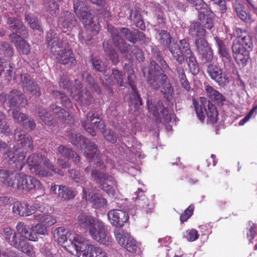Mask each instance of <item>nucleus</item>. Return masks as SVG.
Masks as SVG:
<instances>
[{
    "instance_id": "7ed1b4c3",
    "label": "nucleus",
    "mask_w": 257,
    "mask_h": 257,
    "mask_svg": "<svg viewBox=\"0 0 257 257\" xmlns=\"http://www.w3.org/2000/svg\"><path fill=\"white\" fill-rule=\"evenodd\" d=\"M169 51L179 64L181 65L186 61L192 74L197 75L199 73V66L196 57L186 39L180 40L179 44L173 42L169 46Z\"/></svg>"
},
{
    "instance_id": "ea45409f",
    "label": "nucleus",
    "mask_w": 257,
    "mask_h": 257,
    "mask_svg": "<svg viewBox=\"0 0 257 257\" xmlns=\"http://www.w3.org/2000/svg\"><path fill=\"white\" fill-rule=\"evenodd\" d=\"M57 151L61 156L72 160L75 164H77L80 161V157L75 152L63 145L59 146Z\"/></svg>"
},
{
    "instance_id": "13d9d810",
    "label": "nucleus",
    "mask_w": 257,
    "mask_h": 257,
    "mask_svg": "<svg viewBox=\"0 0 257 257\" xmlns=\"http://www.w3.org/2000/svg\"><path fill=\"white\" fill-rule=\"evenodd\" d=\"M42 162L44 165L49 169L50 170L54 172L55 174L59 175L60 176H64V172L62 170L56 168L50 162L49 159L42 156Z\"/></svg>"
},
{
    "instance_id": "79ce46f5",
    "label": "nucleus",
    "mask_w": 257,
    "mask_h": 257,
    "mask_svg": "<svg viewBox=\"0 0 257 257\" xmlns=\"http://www.w3.org/2000/svg\"><path fill=\"white\" fill-rule=\"evenodd\" d=\"M18 234L20 235L19 237H27L29 240L37 241L38 237L36 235L29 233V227L24 222H20L16 225Z\"/></svg>"
},
{
    "instance_id": "f704fd0d",
    "label": "nucleus",
    "mask_w": 257,
    "mask_h": 257,
    "mask_svg": "<svg viewBox=\"0 0 257 257\" xmlns=\"http://www.w3.org/2000/svg\"><path fill=\"white\" fill-rule=\"evenodd\" d=\"M233 9L235 11L237 16L245 23H251L253 19L249 13L244 10L243 5L239 1H236L233 4Z\"/></svg>"
},
{
    "instance_id": "f3484780",
    "label": "nucleus",
    "mask_w": 257,
    "mask_h": 257,
    "mask_svg": "<svg viewBox=\"0 0 257 257\" xmlns=\"http://www.w3.org/2000/svg\"><path fill=\"white\" fill-rule=\"evenodd\" d=\"M124 69L127 72V80L128 84L131 87L132 90V95L131 97V105H135V107H139L143 104L142 99L138 93L137 86L135 84V76L134 75V71L132 67L128 65L125 64Z\"/></svg>"
},
{
    "instance_id": "a878e982",
    "label": "nucleus",
    "mask_w": 257,
    "mask_h": 257,
    "mask_svg": "<svg viewBox=\"0 0 257 257\" xmlns=\"http://www.w3.org/2000/svg\"><path fill=\"white\" fill-rule=\"evenodd\" d=\"M147 103L149 111L158 119L160 118L161 114H162L163 115H167L168 113V108L164 107L161 100L155 101L152 99H149Z\"/></svg>"
},
{
    "instance_id": "4c0bfd02",
    "label": "nucleus",
    "mask_w": 257,
    "mask_h": 257,
    "mask_svg": "<svg viewBox=\"0 0 257 257\" xmlns=\"http://www.w3.org/2000/svg\"><path fill=\"white\" fill-rule=\"evenodd\" d=\"M97 219L92 216L81 214L78 216L77 222L80 228L89 231Z\"/></svg>"
},
{
    "instance_id": "a211bd4d",
    "label": "nucleus",
    "mask_w": 257,
    "mask_h": 257,
    "mask_svg": "<svg viewBox=\"0 0 257 257\" xmlns=\"http://www.w3.org/2000/svg\"><path fill=\"white\" fill-rule=\"evenodd\" d=\"M82 198L91 203L95 208H104L106 207L107 201L106 199L99 194L89 192L86 187H82Z\"/></svg>"
},
{
    "instance_id": "72a5a7b5",
    "label": "nucleus",
    "mask_w": 257,
    "mask_h": 257,
    "mask_svg": "<svg viewBox=\"0 0 257 257\" xmlns=\"http://www.w3.org/2000/svg\"><path fill=\"white\" fill-rule=\"evenodd\" d=\"M16 173L11 170L0 169V182L4 186L13 189Z\"/></svg>"
},
{
    "instance_id": "4be33fe9",
    "label": "nucleus",
    "mask_w": 257,
    "mask_h": 257,
    "mask_svg": "<svg viewBox=\"0 0 257 257\" xmlns=\"http://www.w3.org/2000/svg\"><path fill=\"white\" fill-rule=\"evenodd\" d=\"M107 217L111 225L117 227L123 226L129 219L128 214L119 209L110 210L107 213Z\"/></svg>"
},
{
    "instance_id": "f257e3e1",
    "label": "nucleus",
    "mask_w": 257,
    "mask_h": 257,
    "mask_svg": "<svg viewBox=\"0 0 257 257\" xmlns=\"http://www.w3.org/2000/svg\"><path fill=\"white\" fill-rule=\"evenodd\" d=\"M14 138L18 147L14 146L13 150L7 151L5 158L10 164L15 163L17 170H21L25 165V158L27 151H32L33 141L31 136L21 128H17L14 132Z\"/></svg>"
},
{
    "instance_id": "864d4df0",
    "label": "nucleus",
    "mask_w": 257,
    "mask_h": 257,
    "mask_svg": "<svg viewBox=\"0 0 257 257\" xmlns=\"http://www.w3.org/2000/svg\"><path fill=\"white\" fill-rule=\"evenodd\" d=\"M171 36L167 31L161 30L159 33V41L161 45L166 46L169 50V46L170 44H172L171 42Z\"/></svg>"
},
{
    "instance_id": "f03ea898",
    "label": "nucleus",
    "mask_w": 257,
    "mask_h": 257,
    "mask_svg": "<svg viewBox=\"0 0 257 257\" xmlns=\"http://www.w3.org/2000/svg\"><path fill=\"white\" fill-rule=\"evenodd\" d=\"M107 30L111 35V42L122 54L128 53V47L131 46L125 40L133 44L139 40L144 43L149 41L145 34L137 30L132 31L127 28H116L108 24Z\"/></svg>"
},
{
    "instance_id": "473e14b6",
    "label": "nucleus",
    "mask_w": 257,
    "mask_h": 257,
    "mask_svg": "<svg viewBox=\"0 0 257 257\" xmlns=\"http://www.w3.org/2000/svg\"><path fill=\"white\" fill-rule=\"evenodd\" d=\"M32 207L26 203L19 201L15 202L12 210L14 214L21 216H28L33 214Z\"/></svg>"
},
{
    "instance_id": "0eeeda50",
    "label": "nucleus",
    "mask_w": 257,
    "mask_h": 257,
    "mask_svg": "<svg viewBox=\"0 0 257 257\" xmlns=\"http://www.w3.org/2000/svg\"><path fill=\"white\" fill-rule=\"evenodd\" d=\"M54 238L57 242L65 247L71 245L78 255L80 251L87 245V240L80 235L71 233L63 227L55 229L53 232Z\"/></svg>"
},
{
    "instance_id": "9b49d317",
    "label": "nucleus",
    "mask_w": 257,
    "mask_h": 257,
    "mask_svg": "<svg viewBox=\"0 0 257 257\" xmlns=\"http://www.w3.org/2000/svg\"><path fill=\"white\" fill-rule=\"evenodd\" d=\"M89 232L94 240L101 244L109 245L111 243L107 229L104 223L100 220H96Z\"/></svg>"
},
{
    "instance_id": "39448f33",
    "label": "nucleus",
    "mask_w": 257,
    "mask_h": 257,
    "mask_svg": "<svg viewBox=\"0 0 257 257\" xmlns=\"http://www.w3.org/2000/svg\"><path fill=\"white\" fill-rule=\"evenodd\" d=\"M67 137L73 145L77 147L81 145L85 146L83 154L88 161H93L95 163L99 162L101 157L100 152L94 142L72 130L67 132Z\"/></svg>"
},
{
    "instance_id": "5fc2aeb1",
    "label": "nucleus",
    "mask_w": 257,
    "mask_h": 257,
    "mask_svg": "<svg viewBox=\"0 0 257 257\" xmlns=\"http://www.w3.org/2000/svg\"><path fill=\"white\" fill-rule=\"evenodd\" d=\"M19 108H16L13 110V117L15 122L22 125L28 119V116L26 114L22 112Z\"/></svg>"
},
{
    "instance_id": "e2e57ef3",
    "label": "nucleus",
    "mask_w": 257,
    "mask_h": 257,
    "mask_svg": "<svg viewBox=\"0 0 257 257\" xmlns=\"http://www.w3.org/2000/svg\"><path fill=\"white\" fill-rule=\"evenodd\" d=\"M112 74L117 84L120 86H125L126 82L123 78L122 72L117 69H112Z\"/></svg>"
},
{
    "instance_id": "052dcab7",
    "label": "nucleus",
    "mask_w": 257,
    "mask_h": 257,
    "mask_svg": "<svg viewBox=\"0 0 257 257\" xmlns=\"http://www.w3.org/2000/svg\"><path fill=\"white\" fill-rule=\"evenodd\" d=\"M244 34H245V35L240 39L238 40V42L236 43H239L243 47L246 48V50L247 49H252L253 48V43L250 36L248 33H244Z\"/></svg>"
},
{
    "instance_id": "cd10ccee",
    "label": "nucleus",
    "mask_w": 257,
    "mask_h": 257,
    "mask_svg": "<svg viewBox=\"0 0 257 257\" xmlns=\"http://www.w3.org/2000/svg\"><path fill=\"white\" fill-rule=\"evenodd\" d=\"M85 247L78 254L79 257H108L102 248L89 244L88 240Z\"/></svg>"
},
{
    "instance_id": "6ab92c4d",
    "label": "nucleus",
    "mask_w": 257,
    "mask_h": 257,
    "mask_svg": "<svg viewBox=\"0 0 257 257\" xmlns=\"http://www.w3.org/2000/svg\"><path fill=\"white\" fill-rule=\"evenodd\" d=\"M231 49L236 63L240 67H245L249 58L248 50H246L239 43H233Z\"/></svg>"
},
{
    "instance_id": "aec40b11",
    "label": "nucleus",
    "mask_w": 257,
    "mask_h": 257,
    "mask_svg": "<svg viewBox=\"0 0 257 257\" xmlns=\"http://www.w3.org/2000/svg\"><path fill=\"white\" fill-rule=\"evenodd\" d=\"M99 188L108 195L114 197L117 192V183L111 176H108L103 173V177L99 178Z\"/></svg>"
},
{
    "instance_id": "423d86ee",
    "label": "nucleus",
    "mask_w": 257,
    "mask_h": 257,
    "mask_svg": "<svg viewBox=\"0 0 257 257\" xmlns=\"http://www.w3.org/2000/svg\"><path fill=\"white\" fill-rule=\"evenodd\" d=\"M67 137L73 145L77 147L81 145L85 146L83 154L88 161H93L95 163L99 162L101 157L100 152L94 142L72 130L67 132Z\"/></svg>"
},
{
    "instance_id": "20e7f679",
    "label": "nucleus",
    "mask_w": 257,
    "mask_h": 257,
    "mask_svg": "<svg viewBox=\"0 0 257 257\" xmlns=\"http://www.w3.org/2000/svg\"><path fill=\"white\" fill-rule=\"evenodd\" d=\"M47 41L53 55L59 63L63 65L75 63V58L71 50L63 49L62 41L53 30L47 33Z\"/></svg>"
},
{
    "instance_id": "393cba45",
    "label": "nucleus",
    "mask_w": 257,
    "mask_h": 257,
    "mask_svg": "<svg viewBox=\"0 0 257 257\" xmlns=\"http://www.w3.org/2000/svg\"><path fill=\"white\" fill-rule=\"evenodd\" d=\"M51 189L58 197L63 200L73 199L77 194V191L72 188L64 185H53Z\"/></svg>"
},
{
    "instance_id": "5701e85b",
    "label": "nucleus",
    "mask_w": 257,
    "mask_h": 257,
    "mask_svg": "<svg viewBox=\"0 0 257 257\" xmlns=\"http://www.w3.org/2000/svg\"><path fill=\"white\" fill-rule=\"evenodd\" d=\"M8 29L13 33L19 34V35L27 38L28 33L23 22L19 17L8 16L7 20Z\"/></svg>"
},
{
    "instance_id": "a19ab883",
    "label": "nucleus",
    "mask_w": 257,
    "mask_h": 257,
    "mask_svg": "<svg viewBox=\"0 0 257 257\" xmlns=\"http://www.w3.org/2000/svg\"><path fill=\"white\" fill-rule=\"evenodd\" d=\"M97 128L100 131L105 139L112 144L117 141V136L114 131L105 130V125L103 121H99Z\"/></svg>"
},
{
    "instance_id": "bf43d9fd",
    "label": "nucleus",
    "mask_w": 257,
    "mask_h": 257,
    "mask_svg": "<svg viewBox=\"0 0 257 257\" xmlns=\"http://www.w3.org/2000/svg\"><path fill=\"white\" fill-rule=\"evenodd\" d=\"M4 236L6 240L11 244L17 239L16 233L10 227H5L3 229Z\"/></svg>"
},
{
    "instance_id": "c03bdc74",
    "label": "nucleus",
    "mask_w": 257,
    "mask_h": 257,
    "mask_svg": "<svg viewBox=\"0 0 257 257\" xmlns=\"http://www.w3.org/2000/svg\"><path fill=\"white\" fill-rule=\"evenodd\" d=\"M103 47L106 56L114 64H117L119 62V57L117 53L108 41L103 43Z\"/></svg>"
},
{
    "instance_id": "b1692460",
    "label": "nucleus",
    "mask_w": 257,
    "mask_h": 257,
    "mask_svg": "<svg viewBox=\"0 0 257 257\" xmlns=\"http://www.w3.org/2000/svg\"><path fill=\"white\" fill-rule=\"evenodd\" d=\"M9 39L13 43L17 51L21 55H28L31 51V46L29 43L24 40L21 35L12 33L9 36Z\"/></svg>"
},
{
    "instance_id": "7c9ffc66",
    "label": "nucleus",
    "mask_w": 257,
    "mask_h": 257,
    "mask_svg": "<svg viewBox=\"0 0 257 257\" xmlns=\"http://www.w3.org/2000/svg\"><path fill=\"white\" fill-rule=\"evenodd\" d=\"M204 90L207 95L215 103L223 105L226 101L225 97L208 84H204Z\"/></svg>"
},
{
    "instance_id": "a18cd8bd",
    "label": "nucleus",
    "mask_w": 257,
    "mask_h": 257,
    "mask_svg": "<svg viewBox=\"0 0 257 257\" xmlns=\"http://www.w3.org/2000/svg\"><path fill=\"white\" fill-rule=\"evenodd\" d=\"M204 108L208 118L207 120L212 123L216 122L217 120L218 112L215 106L210 101H208L207 107L206 108V106L204 105Z\"/></svg>"
},
{
    "instance_id": "4468645a",
    "label": "nucleus",
    "mask_w": 257,
    "mask_h": 257,
    "mask_svg": "<svg viewBox=\"0 0 257 257\" xmlns=\"http://www.w3.org/2000/svg\"><path fill=\"white\" fill-rule=\"evenodd\" d=\"M74 92L71 91V97L82 105H89L93 101L94 98L90 92L86 89H82V84L80 81L75 80Z\"/></svg>"
},
{
    "instance_id": "c9c22d12",
    "label": "nucleus",
    "mask_w": 257,
    "mask_h": 257,
    "mask_svg": "<svg viewBox=\"0 0 257 257\" xmlns=\"http://www.w3.org/2000/svg\"><path fill=\"white\" fill-rule=\"evenodd\" d=\"M136 197H134L138 205L142 207L144 211L147 214L151 212L152 205H150L148 198L144 194L143 191L141 189H138L136 193Z\"/></svg>"
},
{
    "instance_id": "37998d69",
    "label": "nucleus",
    "mask_w": 257,
    "mask_h": 257,
    "mask_svg": "<svg viewBox=\"0 0 257 257\" xmlns=\"http://www.w3.org/2000/svg\"><path fill=\"white\" fill-rule=\"evenodd\" d=\"M33 219L36 221L40 222L48 227L56 222V219L49 214H45L42 213L35 214L33 216Z\"/></svg>"
},
{
    "instance_id": "2f4dec72",
    "label": "nucleus",
    "mask_w": 257,
    "mask_h": 257,
    "mask_svg": "<svg viewBox=\"0 0 257 257\" xmlns=\"http://www.w3.org/2000/svg\"><path fill=\"white\" fill-rule=\"evenodd\" d=\"M50 109L53 111L56 116L62 122L68 124L73 123L74 119L72 116L65 109L54 104L50 106Z\"/></svg>"
},
{
    "instance_id": "09e8293b",
    "label": "nucleus",
    "mask_w": 257,
    "mask_h": 257,
    "mask_svg": "<svg viewBox=\"0 0 257 257\" xmlns=\"http://www.w3.org/2000/svg\"><path fill=\"white\" fill-rule=\"evenodd\" d=\"M196 11L198 12V19L200 21L214 14L210 8L205 2Z\"/></svg>"
},
{
    "instance_id": "338daca9",
    "label": "nucleus",
    "mask_w": 257,
    "mask_h": 257,
    "mask_svg": "<svg viewBox=\"0 0 257 257\" xmlns=\"http://www.w3.org/2000/svg\"><path fill=\"white\" fill-rule=\"evenodd\" d=\"M87 118L88 120L90 121L92 123L94 124L97 127L98 125L99 121H103L100 119V114L98 112H89L87 114Z\"/></svg>"
},
{
    "instance_id": "ddd939ff",
    "label": "nucleus",
    "mask_w": 257,
    "mask_h": 257,
    "mask_svg": "<svg viewBox=\"0 0 257 257\" xmlns=\"http://www.w3.org/2000/svg\"><path fill=\"white\" fill-rule=\"evenodd\" d=\"M74 11L82 24L86 28L93 24V15L90 13L89 8L81 0H73Z\"/></svg>"
},
{
    "instance_id": "49530a36",
    "label": "nucleus",
    "mask_w": 257,
    "mask_h": 257,
    "mask_svg": "<svg viewBox=\"0 0 257 257\" xmlns=\"http://www.w3.org/2000/svg\"><path fill=\"white\" fill-rule=\"evenodd\" d=\"M37 112L39 118L45 123V124L48 126H51L53 125V117L46 109L42 106L38 107Z\"/></svg>"
},
{
    "instance_id": "6e6d98bb",
    "label": "nucleus",
    "mask_w": 257,
    "mask_h": 257,
    "mask_svg": "<svg viewBox=\"0 0 257 257\" xmlns=\"http://www.w3.org/2000/svg\"><path fill=\"white\" fill-rule=\"evenodd\" d=\"M70 177L74 182L80 184L86 182V179L84 175H81L79 170L71 169L69 170Z\"/></svg>"
},
{
    "instance_id": "774afa93",
    "label": "nucleus",
    "mask_w": 257,
    "mask_h": 257,
    "mask_svg": "<svg viewBox=\"0 0 257 257\" xmlns=\"http://www.w3.org/2000/svg\"><path fill=\"white\" fill-rule=\"evenodd\" d=\"M32 230L35 233L41 235H47L48 234L47 227L42 223L36 224L32 227Z\"/></svg>"
},
{
    "instance_id": "c85d7f7f",
    "label": "nucleus",
    "mask_w": 257,
    "mask_h": 257,
    "mask_svg": "<svg viewBox=\"0 0 257 257\" xmlns=\"http://www.w3.org/2000/svg\"><path fill=\"white\" fill-rule=\"evenodd\" d=\"M85 32H80L79 33V39L82 43H85L87 45L92 44L91 39L92 36L96 35L99 31V27L98 24L94 23L93 21V24L90 28H86Z\"/></svg>"
},
{
    "instance_id": "69168bd1",
    "label": "nucleus",
    "mask_w": 257,
    "mask_h": 257,
    "mask_svg": "<svg viewBox=\"0 0 257 257\" xmlns=\"http://www.w3.org/2000/svg\"><path fill=\"white\" fill-rule=\"evenodd\" d=\"M27 239H28L27 237L17 238L11 245L21 251L23 249H24V248L29 242Z\"/></svg>"
},
{
    "instance_id": "bb28decb",
    "label": "nucleus",
    "mask_w": 257,
    "mask_h": 257,
    "mask_svg": "<svg viewBox=\"0 0 257 257\" xmlns=\"http://www.w3.org/2000/svg\"><path fill=\"white\" fill-rule=\"evenodd\" d=\"M77 24L74 14L68 11L62 13L58 19V26L62 29L69 30Z\"/></svg>"
},
{
    "instance_id": "f8f14e48",
    "label": "nucleus",
    "mask_w": 257,
    "mask_h": 257,
    "mask_svg": "<svg viewBox=\"0 0 257 257\" xmlns=\"http://www.w3.org/2000/svg\"><path fill=\"white\" fill-rule=\"evenodd\" d=\"M42 155L38 153H32L27 158L26 164L30 171L39 177L51 176V172L46 170L41 165Z\"/></svg>"
},
{
    "instance_id": "8fccbe9b",
    "label": "nucleus",
    "mask_w": 257,
    "mask_h": 257,
    "mask_svg": "<svg viewBox=\"0 0 257 257\" xmlns=\"http://www.w3.org/2000/svg\"><path fill=\"white\" fill-rule=\"evenodd\" d=\"M194 43L196 50L198 55L211 48L204 38L195 39Z\"/></svg>"
},
{
    "instance_id": "6e6552de",
    "label": "nucleus",
    "mask_w": 257,
    "mask_h": 257,
    "mask_svg": "<svg viewBox=\"0 0 257 257\" xmlns=\"http://www.w3.org/2000/svg\"><path fill=\"white\" fill-rule=\"evenodd\" d=\"M13 187L14 190L31 192L38 190L43 193L44 190L41 182L34 177L27 175L23 173H16Z\"/></svg>"
},
{
    "instance_id": "2eb2a0df",
    "label": "nucleus",
    "mask_w": 257,
    "mask_h": 257,
    "mask_svg": "<svg viewBox=\"0 0 257 257\" xmlns=\"http://www.w3.org/2000/svg\"><path fill=\"white\" fill-rule=\"evenodd\" d=\"M114 235L118 243L127 251L131 252H135L137 251L138 248L137 242L130 233L117 229L114 230Z\"/></svg>"
},
{
    "instance_id": "9d476101",
    "label": "nucleus",
    "mask_w": 257,
    "mask_h": 257,
    "mask_svg": "<svg viewBox=\"0 0 257 257\" xmlns=\"http://www.w3.org/2000/svg\"><path fill=\"white\" fill-rule=\"evenodd\" d=\"M0 102L4 106H8L10 108L25 107L28 104L25 95L16 89L12 90L9 93H2Z\"/></svg>"
},
{
    "instance_id": "e433bc0d",
    "label": "nucleus",
    "mask_w": 257,
    "mask_h": 257,
    "mask_svg": "<svg viewBox=\"0 0 257 257\" xmlns=\"http://www.w3.org/2000/svg\"><path fill=\"white\" fill-rule=\"evenodd\" d=\"M161 85V93L168 101H170L174 94V89L167 75H163Z\"/></svg>"
},
{
    "instance_id": "dca6fc26",
    "label": "nucleus",
    "mask_w": 257,
    "mask_h": 257,
    "mask_svg": "<svg viewBox=\"0 0 257 257\" xmlns=\"http://www.w3.org/2000/svg\"><path fill=\"white\" fill-rule=\"evenodd\" d=\"M206 71L209 77L219 86L223 87L229 82L228 77L223 73L222 69L217 64L214 62L209 64L207 66Z\"/></svg>"
},
{
    "instance_id": "1a4fd4ad",
    "label": "nucleus",
    "mask_w": 257,
    "mask_h": 257,
    "mask_svg": "<svg viewBox=\"0 0 257 257\" xmlns=\"http://www.w3.org/2000/svg\"><path fill=\"white\" fill-rule=\"evenodd\" d=\"M143 74L147 77L149 85L155 90L160 88L163 75H167L155 60L152 59L148 68L144 69Z\"/></svg>"
},
{
    "instance_id": "de8ad7c7",
    "label": "nucleus",
    "mask_w": 257,
    "mask_h": 257,
    "mask_svg": "<svg viewBox=\"0 0 257 257\" xmlns=\"http://www.w3.org/2000/svg\"><path fill=\"white\" fill-rule=\"evenodd\" d=\"M51 94L54 99L60 100L64 106L69 108L72 106L69 98L64 93L57 90H53Z\"/></svg>"
},
{
    "instance_id": "0e129e2a",
    "label": "nucleus",
    "mask_w": 257,
    "mask_h": 257,
    "mask_svg": "<svg viewBox=\"0 0 257 257\" xmlns=\"http://www.w3.org/2000/svg\"><path fill=\"white\" fill-rule=\"evenodd\" d=\"M199 55L200 56L201 59L203 63L210 64L213 59V53L211 48L199 54Z\"/></svg>"
},
{
    "instance_id": "412c9836",
    "label": "nucleus",
    "mask_w": 257,
    "mask_h": 257,
    "mask_svg": "<svg viewBox=\"0 0 257 257\" xmlns=\"http://www.w3.org/2000/svg\"><path fill=\"white\" fill-rule=\"evenodd\" d=\"M21 78L24 91L28 95L36 97L40 96L41 91L39 86L29 75L22 74Z\"/></svg>"
},
{
    "instance_id": "3c124183",
    "label": "nucleus",
    "mask_w": 257,
    "mask_h": 257,
    "mask_svg": "<svg viewBox=\"0 0 257 257\" xmlns=\"http://www.w3.org/2000/svg\"><path fill=\"white\" fill-rule=\"evenodd\" d=\"M43 5L45 10L53 16L58 12L59 6L54 0H45Z\"/></svg>"
},
{
    "instance_id": "c756f323",
    "label": "nucleus",
    "mask_w": 257,
    "mask_h": 257,
    "mask_svg": "<svg viewBox=\"0 0 257 257\" xmlns=\"http://www.w3.org/2000/svg\"><path fill=\"white\" fill-rule=\"evenodd\" d=\"M206 31L201 23L196 21L191 22L188 27V35L192 39L203 38L205 36Z\"/></svg>"
},
{
    "instance_id": "603ef678",
    "label": "nucleus",
    "mask_w": 257,
    "mask_h": 257,
    "mask_svg": "<svg viewBox=\"0 0 257 257\" xmlns=\"http://www.w3.org/2000/svg\"><path fill=\"white\" fill-rule=\"evenodd\" d=\"M25 20L32 29L40 30V22L36 16L26 13L25 15Z\"/></svg>"
},
{
    "instance_id": "680f3d73",
    "label": "nucleus",
    "mask_w": 257,
    "mask_h": 257,
    "mask_svg": "<svg viewBox=\"0 0 257 257\" xmlns=\"http://www.w3.org/2000/svg\"><path fill=\"white\" fill-rule=\"evenodd\" d=\"M82 77L85 79L95 91L100 92V89L98 86L95 83L94 78L88 72H84L82 73Z\"/></svg>"
},
{
    "instance_id": "4d7b16f0",
    "label": "nucleus",
    "mask_w": 257,
    "mask_h": 257,
    "mask_svg": "<svg viewBox=\"0 0 257 257\" xmlns=\"http://www.w3.org/2000/svg\"><path fill=\"white\" fill-rule=\"evenodd\" d=\"M0 131L7 136L11 133L10 126L6 121V115L1 111H0Z\"/></svg>"
},
{
    "instance_id": "58836bf2",
    "label": "nucleus",
    "mask_w": 257,
    "mask_h": 257,
    "mask_svg": "<svg viewBox=\"0 0 257 257\" xmlns=\"http://www.w3.org/2000/svg\"><path fill=\"white\" fill-rule=\"evenodd\" d=\"M141 10L138 7L133 9L130 13L129 19L134 22L137 27L144 30L146 29L145 24L141 14Z\"/></svg>"
}]
</instances>
